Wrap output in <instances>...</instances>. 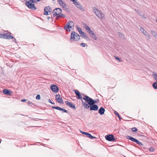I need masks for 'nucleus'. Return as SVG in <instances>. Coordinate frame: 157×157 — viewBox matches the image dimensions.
<instances>
[{
  "mask_svg": "<svg viewBox=\"0 0 157 157\" xmlns=\"http://www.w3.org/2000/svg\"><path fill=\"white\" fill-rule=\"evenodd\" d=\"M25 5L29 9L33 10H35L36 8L35 6L34 2L31 0H25Z\"/></svg>",
  "mask_w": 157,
  "mask_h": 157,
  "instance_id": "obj_1",
  "label": "nucleus"
},
{
  "mask_svg": "<svg viewBox=\"0 0 157 157\" xmlns=\"http://www.w3.org/2000/svg\"><path fill=\"white\" fill-rule=\"evenodd\" d=\"M25 5L29 9L33 10H35L36 8L35 6L34 2L31 0H25Z\"/></svg>",
  "mask_w": 157,
  "mask_h": 157,
  "instance_id": "obj_2",
  "label": "nucleus"
},
{
  "mask_svg": "<svg viewBox=\"0 0 157 157\" xmlns=\"http://www.w3.org/2000/svg\"><path fill=\"white\" fill-rule=\"evenodd\" d=\"M83 98L88 104H90L95 105V104L97 103L99 101L98 99L94 100L87 95L85 96Z\"/></svg>",
  "mask_w": 157,
  "mask_h": 157,
  "instance_id": "obj_3",
  "label": "nucleus"
},
{
  "mask_svg": "<svg viewBox=\"0 0 157 157\" xmlns=\"http://www.w3.org/2000/svg\"><path fill=\"white\" fill-rule=\"evenodd\" d=\"M85 109H88L90 108V110L97 111L98 109V106L97 105L90 104H85Z\"/></svg>",
  "mask_w": 157,
  "mask_h": 157,
  "instance_id": "obj_4",
  "label": "nucleus"
},
{
  "mask_svg": "<svg viewBox=\"0 0 157 157\" xmlns=\"http://www.w3.org/2000/svg\"><path fill=\"white\" fill-rule=\"evenodd\" d=\"M74 25V23L73 21H69L67 23L64 28L67 31L70 32L73 29Z\"/></svg>",
  "mask_w": 157,
  "mask_h": 157,
  "instance_id": "obj_5",
  "label": "nucleus"
},
{
  "mask_svg": "<svg viewBox=\"0 0 157 157\" xmlns=\"http://www.w3.org/2000/svg\"><path fill=\"white\" fill-rule=\"evenodd\" d=\"M93 9L94 12L98 17L101 19H103L104 17V14L96 7H94Z\"/></svg>",
  "mask_w": 157,
  "mask_h": 157,
  "instance_id": "obj_6",
  "label": "nucleus"
},
{
  "mask_svg": "<svg viewBox=\"0 0 157 157\" xmlns=\"http://www.w3.org/2000/svg\"><path fill=\"white\" fill-rule=\"evenodd\" d=\"M61 10L59 8H57L53 10L52 12V13L54 16L62 17V16H63V15L62 14H61Z\"/></svg>",
  "mask_w": 157,
  "mask_h": 157,
  "instance_id": "obj_7",
  "label": "nucleus"
},
{
  "mask_svg": "<svg viewBox=\"0 0 157 157\" xmlns=\"http://www.w3.org/2000/svg\"><path fill=\"white\" fill-rule=\"evenodd\" d=\"M71 36V40H73L75 41H78L80 39V36L75 32H72Z\"/></svg>",
  "mask_w": 157,
  "mask_h": 157,
  "instance_id": "obj_8",
  "label": "nucleus"
},
{
  "mask_svg": "<svg viewBox=\"0 0 157 157\" xmlns=\"http://www.w3.org/2000/svg\"><path fill=\"white\" fill-rule=\"evenodd\" d=\"M126 138L130 140L133 142H136V144L139 145L140 146L144 145L142 143L139 141L137 139L134 138V137L131 136H126Z\"/></svg>",
  "mask_w": 157,
  "mask_h": 157,
  "instance_id": "obj_9",
  "label": "nucleus"
},
{
  "mask_svg": "<svg viewBox=\"0 0 157 157\" xmlns=\"http://www.w3.org/2000/svg\"><path fill=\"white\" fill-rule=\"evenodd\" d=\"M105 138L106 140L110 141H114L115 140L113 135L112 134L106 135Z\"/></svg>",
  "mask_w": 157,
  "mask_h": 157,
  "instance_id": "obj_10",
  "label": "nucleus"
},
{
  "mask_svg": "<svg viewBox=\"0 0 157 157\" xmlns=\"http://www.w3.org/2000/svg\"><path fill=\"white\" fill-rule=\"evenodd\" d=\"M56 100V101L59 103L63 104V100L61 97H60V95L58 94H56L55 95Z\"/></svg>",
  "mask_w": 157,
  "mask_h": 157,
  "instance_id": "obj_11",
  "label": "nucleus"
},
{
  "mask_svg": "<svg viewBox=\"0 0 157 157\" xmlns=\"http://www.w3.org/2000/svg\"><path fill=\"white\" fill-rule=\"evenodd\" d=\"M51 12V10L49 6L46 7L44 9V14L45 15H49Z\"/></svg>",
  "mask_w": 157,
  "mask_h": 157,
  "instance_id": "obj_12",
  "label": "nucleus"
},
{
  "mask_svg": "<svg viewBox=\"0 0 157 157\" xmlns=\"http://www.w3.org/2000/svg\"><path fill=\"white\" fill-rule=\"evenodd\" d=\"M51 89L55 93H57L59 90L58 87L55 85H53L51 86Z\"/></svg>",
  "mask_w": 157,
  "mask_h": 157,
  "instance_id": "obj_13",
  "label": "nucleus"
},
{
  "mask_svg": "<svg viewBox=\"0 0 157 157\" xmlns=\"http://www.w3.org/2000/svg\"><path fill=\"white\" fill-rule=\"evenodd\" d=\"M74 92H75V94L76 95V97L78 99H82V96L81 94H80L79 91L78 90H74Z\"/></svg>",
  "mask_w": 157,
  "mask_h": 157,
  "instance_id": "obj_14",
  "label": "nucleus"
},
{
  "mask_svg": "<svg viewBox=\"0 0 157 157\" xmlns=\"http://www.w3.org/2000/svg\"><path fill=\"white\" fill-rule=\"evenodd\" d=\"M65 104L68 106L69 107L74 109H76L75 106V105L73 104L71 102H69L68 101H65Z\"/></svg>",
  "mask_w": 157,
  "mask_h": 157,
  "instance_id": "obj_15",
  "label": "nucleus"
},
{
  "mask_svg": "<svg viewBox=\"0 0 157 157\" xmlns=\"http://www.w3.org/2000/svg\"><path fill=\"white\" fill-rule=\"evenodd\" d=\"M3 35L4 38V39H10L13 38V37L9 34L8 32L6 33H4Z\"/></svg>",
  "mask_w": 157,
  "mask_h": 157,
  "instance_id": "obj_16",
  "label": "nucleus"
},
{
  "mask_svg": "<svg viewBox=\"0 0 157 157\" xmlns=\"http://www.w3.org/2000/svg\"><path fill=\"white\" fill-rule=\"evenodd\" d=\"M112 62L115 64L118 65L121 62H123V59H112Z\"/></svg>",
  "mask_w": 157,
  "mask_h": 157,
  "instance_id": "obj_17",
  "label": "nucleus"
},
{
  "mask_svg": "<svg viewBox=\"0 0 157 157\" xmlns=\"http://www.w3.org/2000/svg\"><path fill=\"white\" fill-rule=\"evenodd\" d=\"M59 4L63 8H66L65 7L66 6L65 3L62 0H58Z\"/></svg>",
  "mask_w": 157,
  "mask_h": 157,
  "instance_id": "obj_18",
  "label": "nucleus"
},
{
  "mask_svg": "<svg viewBox=\"0 0 157 157\" xmlns=\"http://www.w3.org/2000/svg\"><path fill=\"white\" fill-rule=\"evenodd\" d=\"M2 91L3 93L5 94L10 95L11 94V91L7 89H3Z\"/></svg>",
  "mask_w": 157,
  "mask_h": 157,
  "instance_id": "obj_19",
  "label": "nucleus"
},
{
  "mask_svg": "<svg viewBox=\"0 0 157 157\" xmlns=\"http://www.w3.org/2000/svg\"><path fill=\"white\" fill-rule=\"evenodd\" d=\"M105 111L104 108L101 107L98 110V113L101 115H102L104 113Z\"/></svg>",
  "mask_w": 157,
  "mask_h": 157,
  "instance_id": "obj_20",
  "label": "nucleus"
},
{
  "mask_svg": "<svg viewBox=\"0 0 157 157\" xmlns=\"http://www.w3.org/2000/svg\"><path fill=\"white\" fill-rule=\"evenodd\" d=\"M11 60L10 61V63H9L8 62V61H5V63L7 64V65L9 66V67H12L13 65V61H12V60H13V59H10Z\"/></svg>",
  "mask_w": 157,
  "mask_h": 157,
  "instance_id": "obj_21",
  "label": "nucleus"
},
{
  "mask_svg": "<svg viewBox=\"0 0 157 157\" xmlns=\"http://www.w3.org/2000/svg\"><path fill=\"white\" fill-rule=\"evenodd\" d=\"M85 135H86L88 137L91 139L96 138V137L93 136L90 134L88 132H86Z\"/></svg>",
  "mask_w": 157,
  "mask_h": 157,
  "instance_id": "obj_22",
  "label": "nucleus"
},
{
  "mask_svg": "<svg viewBox=\"0 0 157 157\" xmlns=\"http://www.w3.org/2000/svg\"><path fill=\"white\" fill-rule=\"evenodd\" d=\"M85 29L86 30V31H87V32L89 33H91L92 31H91L90 29V27H89V26H85Z\"/></svg>",
  "mask_w": 157,
  "mask_h": 157,
  "instance_id": "obj_23",
  "label": "nucleus"
},
{
  "mask_svg": "<svg viewBox=\"0 0 157 157\" xmlns=\"http://www.w3.org/2000/svg\"><path fill=\"white\" fill-rule=\"evenodd\" d=\"M91 35L92 37L95 40H97V37L95 35V34L93 32V31H91Z\"/></svg>",
  "mask_w": 157,
  "mask_h": 157,
  "instance_id": "obj_24",
  "label": "nucleus"
},
{
  "mask_svg": "<svg viewBox=\"0 0 157 157\" xmlns=\"http://www.w3.org/2000/svg\"><path fill=\"white\" fill-rule=\"evenodd\" d=\"M153 88L155 89H157V82H155L152 85Z\"/></svg>",
  "mask_w": 157,
  "mask_h": 157,
  "instance_id": "obj_25",
  "label": "nucleus"
},
{
  "mask_svg": "<svg viewBox=\"0 0 157 157\" xmlns=\"http://www.w3.org/2000/svg\"><path fill=\"white\" fill-rule=\"evenodd\" d=\"M114 114L115 115H117V116L119 118V120L120 121H121L122 118L120 116V115H119V113L117 112L116 111H114Z\"/></svg>",
  "mask_w": 157,
  "mask_h": 157,
  "instance_id": "obj_26",
  "label": "nucleus"
},
{
  "mask_svg": "<svg viewBox=\"0 0 157 157\" xmlns=\"http://www.w3.org/2000/svg\"><path fill=\"white\" fill-rule=\"evenodd\" d=\"M152 75L156 81V82H157V73H154V74H152Z\"/></svg>",
  "mask_w": 157,
  "mask_h": 157,
  "instance_id": "obj_27",
  "label": "nucleus"
},
{
  "mask_svg": "<svg viewBox=\"0 0 157 157\" xmlns=\"http://www.w3.org/2000/svg\"><path fill=\"white\" fill-rule=\"evenodd\" d=\"M77 7L78 8L82 10V6L78 3V4L75 6Z\"/></svg>",
  "mask_w": 157,
  "mask_h": 157,
  "instance_id": "obj_28",
  "label": "nucleus"
},
{
  "mask_svg": "<svg viewBox=\"0 0 157 157\" xmlns=\"http://www.w3.org/2000/svg\"><path fill=\"white\" fill-rule=\"evenodd\" d=\"M79 33H80V35H81V36L82 37H84V38H86L87 37V36L85 35V33H84L82 31Z\"/></svg>",
  "mask_w": 157,
  "mask_h": 157,
  "instance_id": "obj_29",
  "label": "nucleus"
},
{
  "mask_svg": "<svg viewBox=\"0 0 157 157\" xmlns=\"http://www.w3.org/2000/svg\"><path fill=\"white\" fill-rule=\"evenodd\" d=\"M151 33L157 39V33L154 31H151Z\"/></svg>",
  "mask_w": 157,
  "mask_h": 157,
  "instance_id": "obj_30",
  "label": "nucleus"
},
{
  "mask_svg": "<svg viewBox=\"0 0 157 157\" xmlns=\"http://www.w3.org/2000/svg\"><path fill=\"white\" fill-rule=\"evenodd\" d=\"M70 1H72L73 3L75 4V6L77 5L78 2H77V0H70Z\"/></svg>",
  "mask_w": 157,
  "mask_h": 157,
  "instance_id": "obj_31",
  "label": "nucleus"
},
{
  "mask_svg": "<svg viewBox=\"0 0 157 157\" xmlns=\"http://www.w3.org/2000/svg\"><path fill=\"white\" fill-rule=\"evenodd\" d=\"M60 110L62 111V113H68V112L67 111V110H66L65 109H63V108H61V109H60Z\"/></svg>",
  "mask_w": 157,
  "mask_h": 157,
  "instance_id": "obj_32",
  "label": "nucleus"
},
{
  "mask_svg": "<svg viewBox=\"0 0 157 157\" xmlns=\"http://www.w3.org/2000/svg\"><path fill=\"white\" fill-rule=\"evenodd\" d=\"M27 103L29 106H32L33 105H34V104L30 101H28Z\"/></svg>",
  "mask_w": 157,
  "mask_h": 157,
  "instance_id": "obj_33",
  "label": "nucleus"
},
{
  "mask_svg": "<svg viewBox=\"0 0 157 157\" xmlns=\"http://www.w3.org/2000/svg\"><path fill=\"white\" fill-rule=\"evenodd\" d=\"M52 108L53 109H56L58 110H60V109H61V108L59 107V106H52Z\"/></svg>",
  "mask_w": 157,
  "mask_h": 157,
  "instance_id": "obj_34",
  "label": "nucleus"
},
{
  "mask_svg": "<svg viewBox=\"0 0 157 157\" xmlns=\"http://www.w3.org/2000/svg\"><path fill=\"white\" fill-rule=\"evenodd\" d=\"M81 101H82V105H83V106L84 107V108H85V106H85V104L87 102L86 101H85V102L83 101V100L82 99H81Z\"/></svg>",
  "mask_w": 157,
  "mask_h": 157,
  "instance_id": "obj_35",
  "label": "nucleus"
},
{
  "mask_svg": "<svg viewBox=\"0 0 157 157\" xmlns=\"http://www.w3.org/2000/svg\"><path fill=\"white\" fill-rule=\"evenodd\" d=\"M149 151L151 152H153L155 151V149L153 147H151L149 148Z\"/></svg>",
  "mask_w": 157,
  "mask_h": 157,
  "instance_id": "obj_36",
  "label": "nucleus"
},
{
  "mask_svg": "<svg viewBox=\"0 0 157 157\" xmlns=\"http://www.w3.org/2000/svg\"><path fill=\"white\" fill-rule=\"evenodd\" d=\"M132 130L133 132H136L137 131V129L136 127H134L132 128Z\"/></svg>",
  "mask_w": 157,
  "mask_h": 157,
  "instance_id": "obj_37",
  "label": "nucleus"
},
{
  "mask_svg": "<svg viewBox=\"0 0 157 157\" xmlns=\"http://www.w3.org/2000/svg\"><path fill=\"white\" fill-rule=\"evenodd\" d=\"M36 99L37 100H40V95L37 94L36 97Z\"/></svg>",
  "mask_w": 157,
  "mask_h": 157,
  "instance_id": "obj_38",
  "label": "nucleus"
},
{
  "mask_svg": "<svg viewBox=\"0 0 157 157\" xmlns=\"http://www.w3.org/2000/svg\"><path fill=\"white\" fill-rule=\"evenodd\" d=\"M77 29L79 33L82 31V29H81V28H80L78 27V28H77Z\"/></svg>",
  "mask_w": 157,
  "mask_h": 157,
  "instance_id": "obj_39",
  "label": "nucleus"
},
{
  "mask_svg": "<svg viewBox=\"0 0 157 157\" xmlns=\"http://www.w3.org/2000/svg\"><path fill=\"white\" fill-rule=\"evenodd\" d=\"M80 45L83 47H85L86 46V44L83 43H81Z\"/></svg>",
  "mask_w": 157,
  "mask_h": 157,
  "instance_id": "obj_40",
  "label": "nucleus"
},
{
  "mask_svg": "<svg viewBox=\"0 0 157 157\" xmlns=\"http://www.w3.org/2000/svg\"><path fill=\"white\" fill-rule=\"evenodd\" d=\"M48 101L49 102L51 103L52 104H55L54 102H52L50 99H48Z\"/></svg>",
  "mask_w": 157,
  "mask_h": 157,
  "instance_id": "obj_41",
  "label": "nucleus"
},
{
  "mask_svg": "<svg viewBox=\"0 0 157 157\" xmlns=\"http://www.w3.org/2000/svg\"><path fill=\"white\" fill-rule=\"evenodd\" d=\"M41 0H31V1H32L34 2H39Z\"/></svg>",
  "mask_w": 157,
  "mask_h": 157,
  "instance_id": "obj_42",
  "label": "nucleus"
},
{
  "mask_svg": "<svg viewBox=\"0 0 157 157\" xmlns=\"http://www.w3.org/2000/svg\"><path fill=\"white\" fill-rule=\"evenodd\" d=\"M0 38H4V35L3 34H0Z\"/></svg>",
  "mask_w": 157,
  "mask_h": 157,
  "instance_id": "obj_43",
  "label": "nucleus"
},
{
  "mask_svg": "<svg viewBox=\"0 0 157 157\" xmlns=\"http://www.w3.org/2000/svg\"><path fill=\"white\" fill-rule=\"evenodd\" d=\"M143 33H144V34L145 35H147V32L145 31H143Z\"/></svg>",
  "mask_w": 157,
  "mask_h": 157,
  "instance_id": "obj_44",
  "label": "nucleus"
},
{
  "mask_svg": "<svg viewBox=\"0 0 157 157\" xmlns=\"http://www.w3.org/2000/svg\"><path fill=\"white\" fill-rule=\"evenodd\" d=\"M80 132L82 134H84L85 135L86 133V132H83L82 131H81V130H80Z\"/></svg>",
  "mask_w": 157,
  "mask_h": 157,
  "instance_id": "obj_45",
  "label": "nucleus"
},
{
  "mask_svg": "<svg viewBox=\"0 0 157 157\" xmlns=\"http://www.w3.org/2000/svg\"><path fill=\"white\" fill-rule=\"evenodd\" d=\"M26 101H27V100L26 99H23L21 100V101L22 102H24Z\"/></svg>",
  "mask_w": 157,
  "mask_h": 157,
  "instance_id": "obj_46",
  "label": "nucleus"
},
{
  "mask_svg": "<svg viewBox=\"0 0 157 157\" xmlns=\"http://www.w3.org/2000/svg\"><path fill=\"white\" fill-rule=\"evenodd\" d=\"M140 30L142 32L144 31V29L142 27H141L140 28Z\"/></svg>",
  "mask_w": 157,
  "mask_h": 157,
  "instance_id": "obj_47",
  "label": "nucleus"
},
{
  "mask_svg": "<svg viewBox=\"0 0 157 157\" xmlns=\"http://www.w3.org/2000/svg\"><path fill=\"white\" fill-rule=\"evenodd\" d=\"M34 119L35 120V121H38V120H40V119H38V118H35V119Z\"/></svg>",
  "mask_w": 157,
  "mask_h": 157,
  "instance_id": "obj_48",
  "label": "nucleus"
},
{
  "mask_svg": "<svg viewBox=\"0 0 157 157\" xmlns=\"http://www.w3.org/2000/svg\"><path fill=\"white\" fill-rule=\"evenodd\" d=\"M116 59H119V58L118 57H117L116 58Z\"/></svg>",
  "mask_w": 157,
  "mask_h": 157,
  "instance_id": "obj_49",
  "label": "nucleus"
},
{
  "mask_svg": "<svg viewBox=\"0 0 157 157\" xmlns=\"http://www.w3.org/2000/svg\"><path fill=\"white\" fill-rule=\"evenodd\" d=\"M81 94V95H84V96H85V95H84V94Z\"/></svg>",
  "mask_w": 157,
  "mask_h": 157,
  "instance_id": "obj_50",
  "label": "nucleus"
},
{
  "mask_svg": "<svg viewBox=\"0 0 157 157\" xmlns=\"http://www.w3.org/2000/svg\"><path fill=\"white\" fill-rule=\"evenodd\" d=\"M156 22H157V20H156Z\"/></svg>",
  "mask_w": 157,
  "mask_h": 157,
  "instance_id": "obj_51",
  "label": "nucleus"
}]
</instances>
